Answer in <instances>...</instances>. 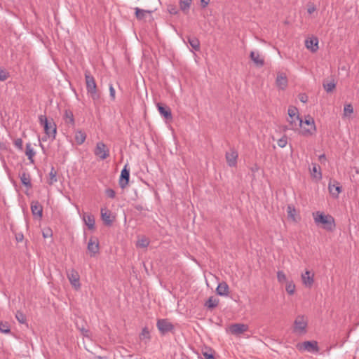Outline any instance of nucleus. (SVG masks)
<instances>
[{
    "label": "nucleus",
    "instance_id": "nucleus-1",
    "mask_svg": "<svg viewBox=\"0 0 359 359\" xmlns=\"http://www.w3.org/2000/svg\"><path fill=\"white\" fill-rule=\"evenodd\" d=\"M314 222L318 226H321L327 231H332L335 227L334 217L330 215H326L323 212L317 211L313 213Z\"/></svg>",
    "mask_w": 359,
    "mask_h": 359
},
{
    "label": "nucleus",
    "instance_id": "nucleus-2",
    "mask_svg": "<svg viewBox=\"0 0 359 359\" xmlns=\"http://www.w3.org/2000/svg\"><path fill=\"white\" fill-rule=\"evenodd\" d=\"M39 121L43 127L46 135L52 140H54L57 133V128L53 119L48 120L46 115H39Z\"/></svg>",
    "mask_w": 359,
    "mask_h": 359
},
{
    "label": "nucleus",
    "instance_id": "nucleus-3",
    "mask_svg": "<svg viewBox=\"0 0 359 359\" xmlns=\"http://www.w3.org/2000/svg\"><path fill=\"white\" fill-rule=\"evenodd\" d=\"M287 113V121L290 129L297 130L299 126H302V119L299 117L297 108L291 106L288 108Z\"/></svg>",
    "mask_w": 359,
    "mask_h": 359
},
{
    "label": "nucleus",
    "instance_id": "nucleus-4",
    "mask_svg": "<svg viewBox=\"0 0 359 359\" xmlns=\"http://www.w3.org/2000/svg\"><path fill=\"white\" fill-rule=\"evenodd\" d=\"M85 79L87 93L90 95L93 100L99 99V95L97 93V85L94 77L89 71L85 72Z\"/></svg>",
    "mask_w": 359,
    "mask_h": 359
},
{
    "label": "nucleus",
    "instance_id": "nucleus-5",
    "mask_svg": "<svg viewBox=\"0 0 359 359\" xmlns=\"http://www.w3.org/2000/svg\"><path fill=\"white\" fill-rule=\"evenodd\" d=\"M308 325V319L305 316L299 315L296 317L294 326H293V332L295 334L302 335L306 334V327Z\"/></svg>",
    "mask_w": 359,
    "mask_h": 359
},
{
    "label": "nucleus",
    "instance_id": "nucleus-6",
    "mask_svg": "<svg viewBox=\"0 0 359 359\" xmlns=\"http://www.w3.org/2000/svg\"><path fill=\"white\" fill-rule=\"evenodd\" d=\"M302 134L305 136L313 135L316 130V125L313 118L308 116L306 117L305 120H302Z\"/></svg>",
    "mask_w": 359,
    "mask_h": 359
},
{
    "label": "nucleus",
    "instance_id": "nucleus-7",
    "mask_svg": "<svg viewBox=\"0 0 359 359\" xmlns=\"http://www.w3.org/2000/svg\"><path fill=\"white\" fill-rule=\"evenodd\" d=\"M299 351H307L309 353H318L319 347L316 341H306L297 345Z\"/></svg>",
    "mask_w": 359,
    "mask_h": 359
},
{
    "label": "nucleus",
    "instance_id": "nucleus-8",
    "mask_svg": "<svg viewBox=\"0 0 359 359\" xmlns=\"http://www.w3.org/2000/svg\"><path fill=\"white\" fill-rule=\"evenodd\" d=\"M94 154L101 160H104L109 156V150L104 142H99L96 144Z\"/></svg>",
    "mask_w": 359,
    "mask_h": 359
},
{
    "label": "nucleus",
    "instance_id": "nucleus-9",
    "mask_svg": "<svg viewBox=\"0 0 359 359\" xmlns=\"http://www.w3.org/2000/svg\"><path fill=\"white\" fill-rule=\"evenodd\" d=\"M67 278L71 285L76 289L78 290L81 287L80 276L79 273L74 269H72L67 271Z\"/></svg>",
    "mask_w": 359,
    "mask_h": 359
},
{
    "label": "nucleus",
    "instance_id": "nucleus-10",
    "mask_svg": "<svg viewBox=\"0 0 359 359\" xmlns=\"http://www.w3.org/2000/svg\"><path fill=\"white\" fill-rule=\"evenodd\" d=\"M328 190L333 198H337L342 191V187L338 181L331 180L328 184Z\"/></svg>",
    "mask_w": 359,
    "mask_h": 359
},
{
    "label": "nucleus",
    "instance_id": "nucleus-11",
    "mask_svg": "<svg viewBox=\"0 0 359 359\" xmlns=\"http://www.w3.org/2000/svg\"><path fill=\"white\" fill-rule=\"evenodd\" d=\"M130 178V170L127 169V165L124 166L121 172L119 179V185L122 189H124L128 184Z\"/></svg>",
    "mask_w": 359,
    "mask_h": 359
},
{
    "label": "nucleus",
    "instance_id": "nucleus-12",
    "mask_svg": "<svg viewBox=\"0 0 359 359\" xmlns=\"http://www.w3.org/2000/svg\"><path fill=\"white\" fill-rule=\"evenodd\" d=\"M302 280L306 287H311L314 282V273L306 270L304 273L302 274Z\"/></svg>",
    "mask_w": 359,
    "mask_h": 359
},
{
    "label": "nucleus",
    "instance_id": "nucleus-13",
    "mask_svg": "<svg viewBox=\"0 0 359 359\" xmlns=\"http://www.w3.org/2000/svg\"><path fill=\"white\" fill-rule=\"evenodd\" d=\"M157 327L162 333L168 332L173 328L172 325L166 319H161L157 321Z\"/></svg>",
    "mask_w": 359,
    "mask_h": 359
},
{
    "label": "nucleus",
    "instance_id": "nucleus-14",
    "mask_svg": "<svg viewBox=\"0 0 359 359\" xmlns=\"http://www.w3.org/2000/svg\"><path fill=\"white\" fill-rule=\"evenodd\" d=\"M248 329V326L242 323L233 324L229 327L230 332L233 334H241L246 332Z\"/></svg>",
    "mask_w": 359,
    "mask_h": 359
},
{
    "label": "nucleus",
    "instance_id": "nucleus-15",
    "mask_svg": "<svg viewBox=\"0 0 359 359\" xmlns=\"http://www.w3.org/2000/svg\"><path fill=\"white\" fill-rule=\"evenodd\" d=\"M238 156V152L234 149L226 153V162L229 166L233 167L236 165Z\"/></svg>",
    "mask_w": 359,
    "mask_h": 359
},
{
    "label": "nucleus",
    "instance_id": "nucleus-16",
    "mask_svg": "<svg viewBox=\"0 0 359 359\" xmlns=\"http://www.w3.org/2000/svg\"><path fill=\"white\" fill-rule=\"evenodd\" d=\"M276 84L280 90H285L287 86V78L285 73H278L276 80Z\"/></svg>",
    "mask_w": 359,
    "mask_h": 359
},
{
    "label": "nucleus",
    "instance_id": "nucleus-17",
    "mask_svg": "<svg viewBox=\"0 0 359 359\" xmlns=\"http://www.w3.org/2000/svg\"><path fill=\"white\" fill-rule=\"evenodd\" d=\"M250 57L255 65L259 67H261L264 65V59L258 51H251Z\"/></svg>",
    "mask_w": 359,
    "mask_h": 359
},
{
    "label": "nucleus",
    "instance_id": "nucleus-18",
    "mask_svg": "<svg viewBox=\"0 0 359 359\" xmlns=\"http://www.w3.org/2000/svg\"><path fill=\"white\" fill-rule=\"evenodd\" d=\"M305 46L311 52L315 53L318 49V40L316 37L308 39L305 41Z\"/></svg>",
    "mask_w": 359,
    "mask_h": 359
},
{
    "label": "nucleus",
    "instance_id": "nucleus-19",
    "mask_svg": "<svg viewBox=\"0 0 359 359\" xmlns=\"http://www.w3.org/2000/svg\"><path fill=\"white\" fill-rule=\"evenodd\" d=\"M31 210L34 216H37L39 218L42 217L43 208L38 201L32 202Z\"/></svg>",
    "mask_w": 359,
    "mask_h": 359
},
{
    "label": "nucleus",
    "instance_id": "nucleus-20",
    "mask_svg": "<svg viewBox=\"0 0 359 359\" xmlns=\"http://www.w3.org/2000/svg\"><path fill=\"white\" fill-rule=\"evenodd\" d=\"M101 217L107 225H111L113 220L111 219V211L106 208H101Z\"/></svg>",
    "mask_w": 359,
    "mask_h": 359
},
{
    "label": "nucleus",
    "instance_id": "nucleus-21",
    "mask_svg": "<svg viewBox=\"0 0 359 359\" xmlns=\"http://www.w3.org/2000/svg\"><path fill=\"white\" fill-rule=\"evenodd\" d=\"M19 177L21 181V183L25 186L27 188L30 189L32 187L31 183V177L29 173L27 172L23 171L19 174Z\"/></svg>",
    "mask_w": 359,
    "mask_h": 359
},
{
    "label": "nucleus",
    "instance_id": "nucleus-22",
    "mask_svg": "<svg viewBox=\"0 0 359 359\" xmlns=\"http://www.w3.org/2000/svg\"><path fill=\"white\" fill-rule=\"evenodd\" d=\"M83 219L86 224V225L88 227L89 229H93L95 227V218L94 216L91 214L85 213L83 215Z\"/></svg>",
    "mask_w": 359,
    "mask_h": 359
},
{
    "label": "nucleus",
    "instance_id": "nucleus-23",
    "mask_svg": "<svg viewBox=\"0 0 359 359\" xmlns=\"http://www.w3.org/2000/svg\"><path fill=\"white\" fill-rule=\"evenodd\" d=\"M287 212L288 217L293 222H297L299 218L297 215V211L295 208L292 205H288L287 206Z\"/></svg>",
    "mask_w": 359,
    "mask_h": 359
},
{
    "label": "nucleus",
    "instance_id": "nucleus-24",
    "mask_svg": "<svg viewBox=\"0 0 359 359\" xmlns=\"http://www.w3.org/2000/svg\"><path fill=\"white\" fill-rule=\"evenodd\" d=\"M217 294L220 296H227L229 294V286L225 282L220 283L217 289Z\"/></svg>",
    "mask_w": 359,
    "mask_h": 359
},
{
    "label": "nucleus",
    "instance_id": "nucleus-25",
    "mask_svg": "<svg viewBox=\"0 0 359 359\" xmlns=\"http://www.w3.org/2000/svg\"><path fill=\"white\" fill-rule=\"evenodd\" d=\"M201 355L203 357H200L201 359H216L215 357V351L210 348L205 347L201 351Z\"/></svg>",
    "mask_w": 359,
    "mask_h": 359
},
{
    "label": "nucleus",
    "instance_id": "nucleus-26",
    "mask_svg": "<svg viewBox=\"0 0 359 359\" xmlns=\"http://www.w3.org/2000/svg\"><path fill=\"white\" fill-rule=\"evenodd\" d=\"M323 86L327 93H331L336 88V82L334 79H331L330 81H324L323 83Z\"/></svg>",
    "mask_w": 359,
    "mask_h": 359
},
{
    "label": "nucleus",
    "instance_id": "nucleus-27",
    "mask_svg": "<svg viewBox=\"0 0 359 359\" xmlns=\"http://www.w3.org/2000/svg\"><path fill=\"white\" fill-rule=\"evenodd\" d=\"M25 154L27 156L29 162L31 163H34V157L36 154V152L34 151V149L32 147V145L30 143H27L26 144Z\"/></svg>",
    "mask_w": 359,
    "mask_h": 359
},
{
    "label": "nucleus",
    "instance_id": "nucleus-28",
    "mask_svg": "<svg viewBox=\"0 0 359 359\" xmlns=\"http://www.w3.org/2000/svg\"><path fill=\"white\" fill-rule=\"evenodd\" d=\"M158 109L161 115L164 116L166 119H172V113L169 108H165L160 104H158Z\"/></svg>",
    "mask_w": 359,
    "mask_h": 359
},
{
    "label": "nucleus",
    "instance_id": "nucleus-29",
    "mask_svg": "<svg viewBox=\"0 0 359 359\" xmlns=\"http://www.w3.org/2000/svg\"><path fill=\"white\" fill-rule=\"evenodd\" d=\"M88 250L90 252L92 253V255H95L96 253L98 252L99 250L98 243L90 239L88 244Z\"/></svg>",
    "mask_w": 359,
    "mask_h": 359
},
{
    "label": "nucleus",
    "instance_id": "nucleus-30",
    "mask_svg": "<svg viewBox=\"0 0 359 359\" xmlns=\"http://www.w3.org/2000/svg\"><path fill=\"white\" fill-rule=\"evenodd\" d=\"M75 140L78 144H83L86 138V135L81 130H78L75 133Z\"/></svg>",
    "mask_w": 359,
    "mask_h": 359
},
{
    "label": "nucleus",
    "instance_id": "nucleus-31",
    "mask_svg": "<svg viewBox=\"0 0 359 359\" xmlns=\"http://www.w3.org/2000/svg\"><path fill=\"white\" fill-rule=\"evenodd\" d=\"M64 119L67 123L74 125V118L73 113L69 110H66L64 115Z\"/></svg>",
    "mask_w": 359,
    "mask_h": 359
},
{
    "label": "nucleus",
    "instance_id": "nucleus-32",
    "mask_svg": "<svg viewBox=\"0 0 359 359\" xmlns=\"http://www.w3.org/2000/svg\"><path fill=\"white\" fill-rule=\"evenodd\" d=\"M188 42L193 49L195 50H199L200 42L199 40L196 37H188Z\"/></svg>",
    "mask_w": 359,
    "mask_h": 359
},
{
    "label": "nucleus",
    "instance_id": "nucleus-33",
    "mask_svg": "<svg viewBox=\"0 0 359 359\" xmlns=\"http://www.w3.org/2000/svg\"><path fill=\"white\" fill-rule=\"evenodd\" d=\"M218 303H219L218 299H217L214 297H209L208 301L205 302V305L208 309H214L218 305Z\"/></svg>",
    "mask_w": 359,
    "mask_h": 359
},
{
    "label": "nucleus",
    "instance_id": "nucleus-34",
    "mask_svg": "<svg viewBox=\"0 0 359 359\" xmlns=\"http://www.w3.org/2000/svg\"><path fill=\"white\" fill-rule=\"evenodd\" d=\"M151 11L135 8V15L138 20H143L147 13H150Z\"/></svg>",
    "mask_w": 359,
    "mask_h": 359
},
{
    "label": "nucleus",
    "instance_id": "nucleus-35",
    "mask_svg": "<svg viewBox=\"0 0 359 359\" xmlns=\"http://www.w3.org/2000/svg\"><path fill=\"white\" fill-rule=\"evenodd\" d=\"M140 339L147 343L150 339V334L147 327H144L139 336Z\"/></svg>",
    "mask_w": 359,
    "mask_h": 359
},
{
    "label": "nucleus",
    "instance_id": "nucleus-36",
    "mask_svg": "<svg viewBox=\"0 0 359 359\" xmlns=\"http://www.w3.org/2000/svg\"><path fill=\"white\" fill-rule=\"evenodd\" d=\"M149 244V241L146 237L143 236L142 238H140L136 243V246L137 248H147Z\"/></svg>",
    "mask_w": 359,
    "mask_h": 359
},
{
    "label": "nucleus",
    "instance_id": "nucleus-37",
    "mask_svg": "<svg viewBox=\"0 0 359 359\" xmlns=\"http://www.w3.org/2000/svg\"><path fill=\"white\" fill-rule=\"evenodd\" d=\"M191 4V0H180V8L184 12L189 11Z\"/></svg>",
    "mask_w": 359,
    "mask_h": 359
},
{
    "label": "nucleus",
    "instance_id": "nucleus-38",
    "mask_svg": "<svg viewBox=\"0 0 359 359\" xmlns=\"http://www.w3.org/2000/svg\"><path fill=\"white\" fill-rule=\"evenodd\" d=\"M353 113V107L351 104H345L344 107L343 116L344 117H348Z\"/></svg>",
    "mask_w": 359,
    "mask_h": 359
},
{
    "label": "nucleus",
    "instance_id": "nucleus-39",
    "mask_svg": "<svg viewBox=\"0 0 359 359\" xmlns=\"http://www.w3.org/2000/svg\"><path fill=\"white\" fill-rule=\"evenodd\" d=\"M49 184H53V183L57 182V172L53 167L51 168L50 172L49 173Z\"/></svg>",
    "mask_w": 359,
    "mask_h": 359
},
{
    "label": "nucleus",
    "instance_id": "nucleus-40",
    "mask_svg": "<svg viewBox=\"0 0 359 359\" xmlns=\"http://www.w3.org/2000/svg\"><path fill=\"white\" fill-rule=\"evenodd\" d=\"M285 290L287 292L290 294H293L295 291V285L293 281H287L286 283Z\"/></svg>",
    "mask_w": 359,
    "mask_h": 359
},
{
    "label": "nucleus",
    "instance_id": "nucleus-41",
    "mask_svg": "<svg viewBox=\"0 0 359 359\" xmlns=\"http://www.w3.org/2000/svg\"><path fill=\"white\" fill-rule=\"evenodd\" d=\"M277 279H278V281L280 283H287L288 281L287 280L286 275L282 271H278L277 272Z\"/></svg>",
    "mask_w": 359,
    "mask_h": 359
},
{
    "label": "nucleus",
    "instance_id": "nucleus-42",
    "mask_svg": "<svg viewBox=\"0 0 359 359\" xmlns=\"http://www.w3.org/2000/svg\"><path fill=\"white\" fill-rule=\"evenodd\" d=\"M15 318L17 320L21 323L23 324L26 322V317L24 315V313L20 311H18L15 313Z\"/></svg>",
    "mask_w": 359,
    "mask_h": 359
},
{
    "label": "nucleus",
    "instance_id": "nucleus-43",
    "mask_svg": "<svg viewBox=\"0 0 359 359\" xmlns=\"http://www.w3.org/2000/svg\"><path fill=\"white\" fill-rule=\"evenodd\" d=\"M9 76V73L5 69L0 68V81H6Z\"/></svg>",
    "mask_w": 359,
    "mask_h": 359
},
{
    "label": "nucleus",
    "instance_id": "nucleus-44",
    "mask_svg": "<svg viewBox=\"0 0 359 359\" xmlns=\"http://www.w3.org/2000/svg\"><path fill=\"white\" fill-rule=\"evenodd\" d=\"M0 331L2 333H9L10 332V328L9 326L6 323H0Z\"/></svg>",
    "mask_w": 359,
    "mask_h": 359
},
{
    "label": "nucleus",
    "instance_id": "nucleus-45",
    "mask_svg": "<svg viewBox=\"0 0 359 359\" xmlns=\"http://www.w3.org/2000/svg\"><path fill=\"white\" fill-rule=\"evenodd\" d=\"M287 143V140L286 137H283L282 138L279 139L277 142L278 145L281 148L285 147Z\"/></svg>",
    "mask_w": 359,
    "mask_h": 359
},
{
    "label": "nucleus",
    "instance_id": "nucleus-46",
    "mask_svg": "<svg viewBox=\"0 0 359 359\" xmlns=\"http://www.w3.org/2000/svg\"><path fill=\"white\" fill-rule=\"evenodd\" d=\"M22 140L20 138H17L14 140V145L16 148L19 149L20 150L22 149Z\"/></svg>",
    "mask_w": 359,
    "mask_h": 359
},
{
    "label": "nucleus",
    "instance_id": "nucleus-47",
    "mask_svg": "<svg viewBox=\"0 0 359 359\" xmlns=\"http://www.w3.org/2000/svg\"><path fill=\"white\" fill-rule=\"evenodd\" d=\"M316 11V6L313 4H312V3L308 4V5H307V12L309 14H312Z\"/></svg>",
    "mask_w": 359,
    "mask_h": 359
},
{
    "label": "nucleus",
    "instance_id": "nucleus-48",
    "mask_svg": "<svg viewBox=\"0 0 359 359\" xmlns=\"http://www.w3.org/2000/svg\"><path fill=\"white\" fill-rule=\"evenodd\" d=\"M109 95L112 100H115V89L112 84H109Z\"/></svg>",
    "mask_w": 359,
    "mask_h": 359
},
{
    "label": "nucleus",
    "instance_id": "nucleus-49",
    "mask_svg": "<svg viewBox=\"0 0 359 359\" xmlns=\"http://www.w3.org/2000/svg\"><path fill=\"white\" fill-rule=\"evenodd\" d=\"M106 194L109 198H114L116 196V192L112 189H107Z\"/></svg>",
    "mask_w": 359,
    "mask_h": 359
},
{
    "label": "nucleus",
    "instance_id": "nucleus-50",
    "mask_svg": "<svg viewBox=\"0 0 359 359\" xmlns=\"http://www.w3.org/2000/svg\"><path fill=\"white\" fill-rule=\"evenodd\" d=\"M299 99L302 102L306 103L308 101V96L304 93H302L299 95Z\"/></svg>",
    "mask_w": 359,
    "mask_h": 359
},
{
    "label": "nucleus",
    "instance_id": "nucleus-51",
    "mask_svg": "<svg viewBox=\"0 0 359 359\" xmlns=\"http://www.w3.org/2000/svg\"><path fill=\"white\" fill-rule=\"evenodd\" d=\"M168 11L170 14L175 15L177 13V9L175 6H170L168 8Z\"/></svg>",
    "mask_w": 359,
    "mask_h": 359
},
{
    "label": "nucleus",
    "instance_id": "nucleus-52",
    "mask_svg": "<svg viewBox=\"0 0 359 359\" xmlns=\"http://www.w3.org/2000/svg\"><path fill=\"white\" fill-rule=\"evenodd\" d=\"M210 0H201L202 6L203 8L206 7L209 4Z\"/></svg>",
    "mask_w": 359,
    "mask_h": 359
},
{
    "label": "nucleus",
    "instance_id": "nucleus-53",
    "mask_svg": "<svg viewBox=\"0 0 359 359\" xmlns=\"http://www.w3.org/2000/svg\"><path fill=\"white\" fill-rule=\"evenodd\" d=\"M24 238V236L22 234H18L17 236H16V240L18 241V242H21L22 241Z\"/></svg>",
    "mask_w": 359,
    "mask_h": 359
},
{
    "label": "nucleus",
    "instance_id": "nucleus-54",
    "mask_svg": "<svg viewBox=\"0 0 359 359\" xmlns=\"http://www.w3.org/2000/svg\"><path fill=\"white\" fill-rule=\"evenodd\" d=\"M50 233V230H48L47 232H43V237L46 238V237H48L49 235H51V233Z\"/></svg>",
    "mask_w": 359,
    "mask_h": 359
},
{
    "label": "nucleus",
    "instance_id": "nucleus-55",
    "mask_svg": "<svg viewBox=\"0 0 359 359\" xmlns=\"http://www.w3.org/2000/svg\"><path fill=\"white\" fill-rule=\"evenodd\" d=\"M81 332H83V334L84 336H87V333L88 332V331L87 330H85V329H81Z\"/></svg>",
    "mask_w": 359,
    "mask_h": 359
},
{
    "label": "nucleus",
    "instance_id": "nucleus-56",
    "mask_svg": "<svg viewBox=\"0 0 359 359\" xmlns=\"http://www.w3.org/2000/svg\"><path fill=\"white\" fill-rule=\"evenodd\" d=\"M313 172H317V168H316V165H314L313 167Z\"/></svg>",
    "mask_w": 359,
    "mask_h": 359
},
{
    "label": "nucleus",
    "instance_id": "nucleus-57",
    "mask_svg": "<svg viewBox=\"0 0 359 359\" xmlns=\"http://www.w3.org/2000/svg\"><path fill=\"white\" fill-rule=\"evenodd\" d=\"M325 158V156L324 154H323V155H321V156H320V158Z\"/></svg>",
    "mask_w": 359,
    "mask_h": 359
},
{
    "label": "nucleus",
    "instance_id": "nucleus-58",
    "mask_svg": "<svg viewBox=\"0 0 359 359\" xmlns=\"http://www.w3.org/2000/svg\"><path fill=\"white\" fill-rule=\"evenodd\" d=\"M318 175H319L318 178H321V176H322V175H321V173H320V172H319V173H318Z\"/></svg>",
    "mask_w": 359,
    "mask_h": 359
}]
</instances>
